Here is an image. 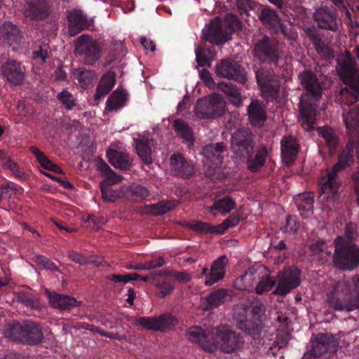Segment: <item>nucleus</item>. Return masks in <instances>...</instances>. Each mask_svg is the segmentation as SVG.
<instances>
[{
  "instance_id": "obj_51",
  "label": "nucleus",
  "mask_w": 359,
  "mask_h": 359,
  "mask_svg": "<svg viewBox=\"0 0 359 359\" xmlns=\"http://www.w3.org/2000/svg\"><path fill=\"white\" fill-rule=\"evenodd\" d=\"M57 99L62 104L63 107L68 111L72 110L77 104L75 96L67 89H63L61 92L57 93Z\"/></svg>"
},
{
  "instance_id": "obj_52",
  "label": "nucleus",
  "mask_w": 359,
  "mask_h": 359,
  "mask_svg": "<svg viewBox=\"0 0 359 359\" xmlns=\"http://www.w3.org/2000/svg\"><path fill=\"white\" fill-rule=\"evenodd\" d=\"M187 226L198 233L207 234V233H217V226H212L207 222L196 220L187 224Z\"/></svg>"
},
{
  "instance_id": "obj_15",
  "label": "nucleus",
  "mask_w": 359,
  "mask_h": 359,
  "mask_svg": "<svg viewBox=\"0 0 359 359\" xmlns=\"http://www.w3.org/2000/svg\"><path fill=\"white\" fill-rule=\"evenodd\" d=\"M258 17L261 22L268 26L273 32L276 34L281 33L290 42L295 41L297 39V32L292 27H287L283 24L276 11L270 6H264Z\"/></svg>"
},
{
  "instance_id": "obj_56",
  "label": "nucleus",
  "mask_w": 359,
  "mask_h": 359,
  "mask_svg": "<svg viewBox=\"0 0 359 359\" xmlns=\"http://www.w3.org/2000/svg\"><path fill=\"white\" fill-rule=\"evenodd\" d=\"M195 53L196 62L200 67L210 65V60L208 57V55L211 53L210 49H206L202 46H198L196 48Z\"/></svg>"
},
{
  "instance_id": "obj_13",
  "label": "nucleus",
  "mask_w": 359,
  "mask_h": 359,
  "mask_svg": "<svg viewBox=\"0 0 359 359\" xmlns=\"http://www.w3.org/2000/svg\"><path fill=\"white\" fill-rule=\"evenodd\" d=\"M273 67L261 66L254 69L257 85L266 99L276 98L280 91V82L276 75Z\"/></svg>"
},
{
  "instance_id": "obj_49",
  "label": "nucleus",
  "mask_w": 359,
  "mask_h": 359,
  "mask_svg": "<svg viewBox=\"0 0 359 359\" xmlns=\"http://www.w3.org/2000/svg\"><path fill=\"white\" fill-rule=\"evenodd\" d=\"M135 148L137 153L142 161L146 163L149 164L152 162L151 156V148L149 143L143 140L136 139Z\"/></svg>"
},
{
  "instance_id": "obj_2",
  "label": "nucleus",
  "mask_w": 359,
  "mask_h": 359,
  "mask_svg": "<svg viewBox=\"0 0 359 359\" xmlns=\"http://www.w3.org/2000/svg\"><path fill=\"white\" fill-rule=\"evenodd\" d=\"M298 78L305 93L300 97L299 107L303 123L311 128L315 122L318 103L322 97L323 87L317 75L305 69Z\"/></svg>"
},
{
  "instance_id": "obj_50",
  "label": "nucleus",
  "mask_w": 359,
  "mask_h": 359,
  "mask_svg": "<svg viewBox=\"0 0 359 359\" xmlns=\"http://www.w3.org/2000/svg\"><path fill=\"white\" fill-rule=\"evenodd\" d=\"M313 197L311 195L304 194L299 196L296 205L302 217H306L309 212H313Z\"/></svg>"
},
{
  "instance_id": "obj_1",
  "label": "nucleus",
  "mask_w": 359,
  "mask_h": 359,
  "mask_svg": "<svg viewBox=\"0 0 359 359\" xmlns=\"http://www.w3.org/2000/svg\"><path fill=\"white\" fill-rule=\"evenodd\" d=\"M187 338L205 351L211 353L219 348L224 353H231L238 350L244 343L240 334L227 325H220L208 330L193 327L189 330Z\"/></svg>"
},
{
  "instance_id": "obj_33",
  "label": "nucleus",
  "mask_w": 359,
  "mask_h": 359,
  "mask_svg": "<svg viewBox=\"0 0 359 359\" xmlns=\"http://www.w3.org/2000/svg\"><path fill=\"white\" fill-rule=\"evenodd\" d=\"M172 128L177 135L189 148L194 145L195 140L194 131L187 122L181 118L175 119L172 123Z\"/></svg>"
},
{
  "instance_id": "obj_44",
  "label": "nucleus",
  "mask_w": 359,
  "mask_h": 359,
  "mask_svg": "<svg viewBox=\"0 0 359 359\" xmlns=\"http://www.w3.org/2000/svg\"><path fill=\"white\" fill-rule=\"evenodd\" d=\"M236 207V203L231 197L227 196L223 198L216 200L212 205L209 207L211 212L214 210L219 212L222 215L229 213Z\"/></svg>"
},
{
  "instance_id": "obj_43",
  "label": "nucleus",
  "mask_w": 359,
  "mask_h": 359,
  "mask_svg": "<svg viewBox=\"0 0 359 359\" xmlns=\"http://www.w3.org/2000/svg\"><path fill=\"white\" fill-rule=\"evenodd\" d=\"M30 151L35 156L41 165L48 170L56 173H63L62 168L57 164L53 163L45 154L39 149L36 147L32 146L29 148Z\"/></svg>"
},
{
  "instance_id": "obj_14",
  "label": "nucleus",
  "mask_w": 359,
  "mask_h": 359,
  "mask_svg": "<svg viewBox=\"0 0 359 359\" xmlns=\"http://www.w3.org/2000/svg\"><path fill=\"white\" fill-rule=\"evenodd\" d=\"M226 111V102L217 93L199 98L196 104V115L199 118H210L222 116Z\"/></svg>"
},
{
  "instance_id": "obj_18",
  "label": "nucleus",
  "mask_w": 359,
  "mask_h": 359,
  "mask_svg": "<svg viewBox=\"0 0 359 359\" xmlns=\"http://www.w3.org/2000/svg\"><path fill=\"white\" fill-rule=\"evenodd\" d=\"M1 75L4 81L11 86L23 84L26 76V67L15 59H8L0 67Z\"/></svg>"
},
{
  "instance_id": "obj_61",
  "label": "nucleus",
  "mask_w": 359,
  "mask_h": 359,
  "mask_svg": "<svg viewBox=\"0 0 359 359\" xmlns=\"http://www.w3.org/2000/svg\"><path fill=\"white\" fill-rule=\"evenodd\" d=\"M285 231L296 233L299 229L295 217L291 215H287L286 219V224L285 226Z\"/></svg>"
},
{
  "instance_id": "obj_39",
  "label": "nucleus",
  "mask_w": 359,
  "mask_h": 359,
  "mask_svg": "<svg viewBox=\"0 0 359 359\" xmlns=\"http://www.w3.org/2000/svg\"><path fill=\"white\" fill-rule=\"evenodd\" d=\"M306 33L318 54L326 58H330L333 56V53L328 45L315 30L309 29Z\"/></svg>"
},
{
  "instance_id": "obj_3",
  "label": "nucleus",
  "mask_w": 359,
  "mask_h": 359,
  "mask_svg": "<svg viewBox=\"0 0 359 359\" xmlns=\"http://www.w3.org/2000/svg\"><path fill=\"white\" fill-rule=\"evenodd\" d=\"M354 149V142H348L345 149L339 154L337 163L332 166L330 170L327 171V175L321 179L320 196L325 198L328 202L333 204L339 202V189L341 186V181L338 174L353 164Z\"/></svg>"
},
{
  "instance_id": "obj_59",
  "label": "nucleus",
  "mask_w": 359,
  "mask_h": 359,
  "mask_svg": "<svg viewBox=\"0 0 359 359\" xmlns=\"http://www.w3.org/2000/svg\"><path fill=\"white\" fill-rule=\"evenodd\" d=\"M33 260L37 265L41 266L43 268L46 269H48L50 271L58 270V268L56 266V264L53 262H52L49 258L43 255H36L34 257Z\"/></svg>"
},
{
  "instance_id": "obj_45",
  "label": "nucleus",
  "mask_w": 359,
  "mask_h": 359,
  "mask_svg": "<svg viewBox=\"0 0 359 359\" xmlns=\"http://www.w3.org/2000/svg\"><path fill=\"white\" fill-rule=\"evenodd\" d=\"M74 78L76 79L83 88H88L93 81L96 79V73L94 70L80 68L74 72Z\"/></svg>"
},
{
  "instance_id": "obj_54",
  "label": "nucleus",
  "mask_w": 359,
  "mask_h": 359,
  "mask_svg": "<svg viewBox=\"0 0 359 359\" xmlns=\"http://www.w3.org/2000/svg\"><path fill=\"white\" fill-rule=\"evenodd\" d=\"M18 299L27 307L38 309L40 306L39 299L32 293L21 291L18 293Z\"/></svg>"
},
{
  "instance_id": "obj_37",
  "label": "nucleus",
  "mask_w": 359,
  "mask_h": 359,
  "mask_svg": "<svg viewBox=\"0 0 359 359\" xmlns=\"http://www.w3.org/2000/svg\"><path fill=\"white\" fill-rule=\"evenodd\" d=\"M343 120L348 133L352 135L359 134V109L353 107L347 113H343Z\"/></svg>"
},
{
  "instance_id": "obj_40",
  "label": "nucleus",
  "mask_w": 359,
  "mask_h": 359,
  "mask_svg": "<svg viewBox=\"0 0 359 359\" xmlns=\"http://www.w3.org/2000/svg\"><path fill=\"white\" fill-rule=\"evenodd\" d=\"M109 162L115 168L122 170H128L131 166L129 156L121 151L111 150L107 153Z\"/></svg>"
},
{
  "instance_id": "obj_9",
  "label": "nucleus",
  "mask_w": 359,
  "mask_h": 359,
  "mask_svg": "<svg viewBox=\"0 0 359 359\" xmlns=\"http://www.w3.org/2000/svg\"><path fill=\"white\" fill-rule=\"evenodd\" d=\"M6 335L13 341L28 345H36L44 338L41 326L32 320H26L22 324L15 321L7 325Z\"/></svg>"
},
{
  "instance_id": "obj_47",
  "label": "nucleus",
  "mask_w": 359,
  "mask_h": 359,
  "mask_svg": "<svg viewBox=\"0 0 359 359\" xmlns=\"http://www.w3.org/2000/svg\"><path fill=\"white\" fill-rule=\"evenodd\" d=\"M256 286L254 287L256 294H262L264 292L271 290L276 284V280L269 275H262L259 273Z\"/></svg>"
},
{
  "instance_id": "obj_55",
  "label": "nucleus",
  "mask_w": 359,
  "mask_h": 359,
  "mask_svg": "<svg viewBox=\"0 0 359 359\" xmlns=\"http://www.w3.org/2000/svg\"><path fill=\"white\" fill-rule=\"evenodd\" d=\"M241 220L238 215H230L222 223L217 225L218 234H223L228 229L237 226Z\"/></svg>"
},
{
  "instance_id": "obj_27",
  "label": "nucleus",
  "mask_w": 359,
  "mask_h": 359,
  "mask_svg": "<svg viewBox=\"0 0 359 359\" xmlns=\"http://www.w3.org/2000/svg\"><path fill=\"white\" fill-rule=\"evenodd\" d=\"M268 156V148L264 144H259L254 151H251L243 159H246L247 168L250 171L257 172L264 166Z\"/></svg>"
},
{
  "instance_id": "obj_31",
  "label": "nucleus",
  "mask_w": 359,
  "mask_h": 359,
  "mask_svg": "<svg viewBox=\"0 0 359 359\" xmlns=\"http://www.w3.org/2000/svg\"><path fill=\"white\" fill-rule=\"evenodd\" d=\"M227 262V257L222 255L212 263L210 273L205 277V284L206 285H212L224 278L226 272L225 266Z\"/></svg>"
},
{
  "instance_id": "obj_46",
  "label": "nucleus",
  "mask_w": 359,
  "mask_h": 359,
  "mask_svg": "<svg viewBox=\"0 0 359 359\" xmlns=\"http://www.w3.org/2000/svg\"><path fill=\"white\" fill-rule=\"evenodd\" d=\"M320 134L325 140L330 152L336 150L339 144V137L335 130L330 127L322 128Z\"/></svg>"
},
{
  "instance_id": "obj_10",
  "label": "nucleus",
  "mask_w": 359,
  "mask_h": 359,
  "mask_svg": "<svg viewBox=\"0 0 359 359\" xmlns=\"http://www.w3.org/2000/svg\"><path fill=\"white\" fill-rule=\"evenodd\" d=\"M283 54L280 42L266 35L258 39L253 47L254 57L260 63L270 67H278Z\"/></svg>"
},
{
  "instance_id": "obj_62",
  "label": "nucleus",
  "mask_w": 359,
  "mask_h": 359,
  "mask_svg": "<svg viewBox=\"0 0 359 359\" xmlns=\"http://www.w3.org/2000/svg\"><path fill=\"white\" fill-rule=\"evenodd\" d=\"M326 248V243L321 239L318 240L310 246V250L314 255H318L325 251Z\"/></svg>"
},
{
  "instance_id": "obj_4",
  "label": "nucleus",
  "mask_w": 359,
  "mask_h": 359,
  "mask_svg": "<svg viewBox=\"0 0 359 359\" xmlns=\"http://www.w3.org/2000/svg\"><path fill=\"white\" fill-rule=\"evenodd\" d=\"M265 306L260 299H255L251 304H237L233 308V316L240 330L254 339L260 338L262 332V316Z\"/></svg>"
},
{
  "instance_id": "obj_30",
  "label": "nucleus",
  "mask_w": 359,
  "mask_h": 359,
  "mask_svg": "<svg viewBox=\"0 0 359 359\" xmlns=\"http://www.w3.org/2000/svg\"><path fill=\"white\" fill-rule=\"evenodd\" d=\"M247 114L251 124L256 127L264 126L266 120V112L263 102L255 99L248 107Z\"/></svg>"
},
{
  "instance_id": "obj_28",
  "label": "nucleus",
  "mask_w": 359,
  "mask_h": 359,
  "mask_svg": "<svg viewBox=\"0 0 359 359\" xmlns=\"http://www.w3.org/2000/svg\"><path fill=\"white\" fill-rule=\"evenodd\" d=\"M50 13L47 0H32L27 4L25 16L31 20H41L46 18Z\"/></svg>"
},
{
  "instance_id": "obj_11",
  "label": "nucleus",
  "mask_w": 359,
  "mask_h": 359,
  "mask_svg": "<svg viewBox=\"0 0 359 359\" xmlns=\"http://www.w3.org/2000/svg\"><path fill=\"white\" fill-rule=\"evenodd\" d=\"M74 54L83 64L93 66L102 56V46L90 36L83 34L75 41Z\"/></svg>"
},
{
  "instance_id": "obj_63",
  "label": "nucleus",
  "mask_w": 359,
  "mask_h": 359,
  "mask_svg": "<svg viewBox=\"0 0 359 359\" xmlns=\"http://www.w3.org/2000/svg\"><path fill=\"white\" fill-rule=\"evenodd\" d=\"M45 175L52 179L53 180L57 182L62 187H63L66 189H72L74 188V185L66 180H63L61 177H58L50 173H45Z\"/></svg>"
},
{
  "instance_id": "obj_35",
  "label": "nucleus",
  "mask_w": 359,
  "mask_h": 359,
  "mask_svg": "<svg viewBox=\"0 0 359 359\" xmlns=\"http://www.w3.org/2000/svg\"><path fill=\"white\" fill-rule=\"evenodd\" d=\"M116 81V74L113 72L109 71L102 75L96 88L95 99L99 100L107 95L114 87Z\"/></svg>"
},
{
  "instance_id": "obj_38",
  "label": "nucleus",
  "mask_w": 359,
  "mask_h": 359,
  "mask_svg": "<svg viewBox=\"0 0 359 359\" xmlns=\"http://www.w3.org/2000/svg\"><path fill=\"white\" fill-rule=\"evenodd\" d=\"M177 205V203L175 201H162L157 203L146 205L144 208L143 212L145 214L151 215L153 216L163 215L174 209Z\"/></svg>"
},
{
  "instance_id": "obj_41",
  "label": "nucleus",
  "mask_w": 359,
  "mask_h": 359,
  "mask_svg": "<svg viewBox=\"0 0 359 359\" xmlns=\"http://www.w3.org/2000/svg\"><path fill=\"white\" fill-rule=\"evenodd\" d=\"M280 149L283 155L292 162L299 152V144L293 137L285 136L281 140Z\"/></svg>"
},
{
  "instance_id": "obj_20",
  "label": "nucleus",
  "mask_w": 359,
  "mask_h": 359,
  "mask_svg": "<svg viewBox=\"0 0 359 359\" xmlns=\"http://www.w3.org/2000/svg\"><path fill=\"white\" fill-rule=\"evenodd\" d=\"M215 72L219 76L233 79L241 84L248 80L245 69L238 62L232 60H224L217 64Z\"/></svg>"
},
{
  "instance_id": "obj_29",
  "label": "nucleus",
  "mask_w": 359,
  "mask_h": 359,
  "mask_svg": "<svg viewBox=\"0 0 359 359\" xmlns=\"http://www.w3.org/2000/svg\"><path fill=\"white\" fill-rule=\"evenodd\" d=\"M1 38L9 46H19L22 40V32L16 25L5 21L0 27Z\"/></svg>"
},
{
  "instance_id": "obj_64",
  "label": "nucleus",
  "mask_w": 359,
  "mask_h": 359,
  "mask_svg": "<svg viewBox=\"0 0 359 359\" xmlns=\"http://www.w3.org/2000/svg\"><path fill=\"white\" fill-rule=\"evenodd\" d=\"M33 59H40L43 63L46 62V58L48 57V50L43 49L42 46L39 47L38 50L33 51Z\"/></svg>"
},
{
  "instance_id": "obj_53",
  "label": "nucleus",
  "mask_w": 359,
  "mask_h": 359,
  "mask_svg": "<svg viewBox=\"0 0 359 359\" xmlns=\"http://www.w3.org/2000/svg\"><path fill=\"white\" fill-rule=\"evenodd\" d=\"M128 195L135 201H142L150 195V191L143 186L133 184L128 189Z\"/></svg>"
},
{
  "instance_id": "obj_16",
  "label": "nucleus",
  "mask_w": 359,
  "mask_h": 359,
  "mask_svg": "<svg viewBox=\"0 0 359 359\" xmlns=\"http://www.w3.org/2000/svg\"><path fill=\"white\" fill-rule=\"evenodd\" d=\"M234 31L233 25L216 17L209 22L203 34L207 41L215 45H222L231 39Z\"/></svg>"
},
{
  "instance_id": "obj_60",
  "label": "nucleus",
  "mask_w": 359,
  "mask_h": 359,
  "mask_svg": "<svg viewBox=\"0 0 359 359\" xmlns=\"http://www.w3.org/2000/svg\"><path fill=\"white\" fill-rule=\"evenodd\" d=\"M68 257L71 260L81 265H85L88 263V259L85 256L74 250L69 251Z\"/></svg>"
},
{
  "instance_id": "obj_6",
  "label": "nucleus",
  "mask_w": 359,
  "mask_h": 359,
  "mask_svg": "<svg viewBox=\"0 0 359 359\" xmlns=\"http://www.w3.org/2000/svg\"><path fill=\"white\" fill-rule=\"evenodd\" d=\"M336 72L344 87L339 96L347 104H353L359 100V68L350 55L337 60Z\"/></svg>"
},
{
  "instance_id": "obj_12",
  "label": "nucleus",
  "mask_w": 359,
  "mask_h": 359,
  "mask_svg": "<svg viewBox=\"0 0 359 359\" xmlns=\"http://www.w3.org/2000/svg\"><path fill=\"white\" fill-rule=\"evenodd\" d=\"M310 343L311 348L304 353L303 359H329L338 348L337 342L328 333L317 334Z\"/></svg>"
},
{
  "instance_id": "obj_48",
  "label": "nucleus",
  "mask_w": 359,
  "mask_h": 359,
  "mask_svg": "<svg viewBox=\"0 0 359 359\" xmlns=\"http://www.w3.org/2000/svg\"><path fill=\"white\" fill-rule=\"evenodd\" d=\"M98 169L105 177L106 185L111 186L121 180V177L118 175L104 161H101L98 163Z\"/></svg>"
},
{
  "instance_id": "obj_5",
  "label": "nucleus",
  "mask_w": 359,
  "mask_h": 359,
  "mask_svg": "<svg viewBox=\"0 0 359 359\" xmlns=\"http://www.w3.org/2000/svg\"><path fill=\"white\" fill-rule=\"evenodd\" d=\"M336 72L344 87L339 96L347 104H353L359 100V68L350 55L337 60Z\"/></svg>"
},
{
  "instance_id": "obj_22",
  "label": "nucleus",
  "mask_w": 359,
  "mask_h": 359,
  "mask_svg": "<svg viewBox=\"0 0 359 359\" xmlns=\"http://www.w3.org/2000/svg\"><path fill=\"white\" fill-rule=\"evenodd\" d=\"M176 318L171 314L165 313L158 317H140L135 320V325H141L147 330H162L175 325Z\"/></svg>"
},
{
  "instance_id": "obj_19",
  "label": "nucleus",
  "mask_w": 359,
  "mask_h": 359,
  "mask_svg": "<svg viewBox=\"0 0 359 359\" xmlns=\"http://www.w3.org/2000/svg\"><path fill=\"white\" fill-rule=\"evenodd\" d=\"M300 275L299 269L294 266L280 271L277 276L278 285L273 294L280 296L287 294L300 285Z\"/></svg>"
},
{
  "instance_id": "obj_26",
  "label": "nucleus",
  "mask_w": 359,
  "mask_h": 359,
  "mask_svg": "<svg viewBox=\"0 0 359 359\" xmlns=\"http://www.w3.org/2000/svg\"><path fill=\"white\" fill-rule=\"evenodd\" d=\"M229 291L225 288L214 289L208 295L201 298V307L203 311H210L217 309L226 302Z\"/></svg>"
},
{
  "instance_id": "obj_57",
  "label": "nucleus",
  "mask_w": 359,
  "mask_h": 359,
  "mask_svg": "<svg viewBox=\"0 0 359 359\" xmlns=\"http://www.w3.org/2000/svg\"><path fill=\"white\" fill-rule=\"evenodd\" d=\"M100 186L102 197L104 201L113 203L118 199V191L112 189L110 185H104L103 183H101Z\"/></svg>"
},
{
  "instance_id": "obj_36",
  "label": "nucleus",
  "mask_w": 359,
  "mask_h": 359,
  "mask_svg": "<svg viewBox=\"0 0 359 359\" xmlns=\"http://www.w3.org/2000/svg\"><path fill=\"white\" fill-rule=\"evenodd\" d=\"M69 29L71 36H75L88 26L86 17L80 11H74L68 15Z\"/></svg>"
},
{
  "instance_id": "obj_25",
  "label": "nucleus",
  "mask_w": 359,
  "mask_h": 359,
  "mask_svg": "<svg viewBox=\"0 0 359 359\" xmlns=\"http://www.w3.org/2000/svg\"><path fill=\"white\" fill-rule=\"evenodd\" d=\"M314 19L321 29L336 31L337 29V14L334 8L327 6L317 9Z\"/></svg>"
},
{
  "instance_id": "obj_34",
  "label": "nucleus",
  "mask_w": 359,
  "mask_h": 359,
  "mask_svg": "<svg viewBox=\"0 0 359 359\" xmlns=\"http://www.w3.org/2000/svg\"><path fill=\"white\" fill-rule=\"evenodd\" d=\"M217 89L229 97V102L236 107L243 104L241 89L231 82L222 81L217 83Z\"/></svg>"
},
{
  "instance_id": "obj_24",
  "label": "nucleus",
  "mask_w": 359,
  "mask_h": 359,
  "mask_svg": "<svg viewBox=\"0 0 359 359\" xmlns=\"http://www.w3.org/2000/svg\"><path fill=\"white\" fill-rule=\"evenodd\" d=\"M170 170L173 175L188 179L194 174V165L180 154H175L170 158Z\"/></svg>"
},
{
  "instance_id": "obj_32",
  "label": "nucleus",
  "mask_w": 359,
  "mask_h": 359,
  "mask_svg": "<svg viewBox=\"0 0 359 359\" xmlns=\"http://www.w3.org/2000/svg\"><path fill=\"white\" fill-rule=\"evenodd\" d=\"M258 276L259 273L255 268H249L243 274L235 280L233 286L238 290L252 292L255 287L254 285L257 281Z\"/></svg>"
},
{
  "instance_id": "obj_8",
  "label": "nucleus",
  "mask_w": 359,
  "mask_h": 359,
  "mask_svg": "<svg viewBox=\"0 0 359 359\" xmlns=\"http://www.w3.org/2000/svg\"><path fill=\"white\" fill-rule=\"evenodd\" d=\"M332 255L333 266L343 271H351L359 266V247L353 241H346L341 237L334 240Z\"/></svg>"
},
{
  "instance_id": "obj_21",
  "label": "nucleus",
  "mask_w": 359,
  "mask_h": 359,
  "mask_svg": "<svg viewBox=\"0 0 359 359\" xmlns=\"http://www.w3.org/2000/svg\"><path fill=\"white\" fill-rule=\"evenodd\" d=\"M224 148L223 142H219L206 144L203 149V154L212 163V168L210 167L205 171L206 176L210 178L217 177L216 175L222 163Z\"/></svg>"
},
{
  "instance_id": "obj_58",
  "label": "nucleus",
  "mask_w": 359,
  "mask_h": 359,
  "mask_svg": "<svg viewBox=\"0 0 359 359\" xmlns=\"http://www.w3.org/2000/svg\"><path fill=\"white\" fill-rule=\"evenodd\" d=\"M155 285L158 290L157 295L160 298L170 294L174 290V286L170 280L158 281Z\"/></svg>"
},
{
  "instance_id": "obj_7",
  "label": "nucleus",
  "mask_w": 359,
  "mask_h": 359,
  "mask_svg": "<svg viewBox=\"0 0 359 359\" xmlns=\"http://www.w3.org/2000/svg\"><path fill=\"white\" fill-rule=\"evenodd\" d=\"M327 302L336 311H352L359 309V276L339 282L327 296Z\"/></svg>"
},
{
  "instance_id": "obj_42",
  "label": "nucleus",
  "mask_w": 359,
  "mask_h": 359,
  "mask_svg": "<svg viewBox=\"0 0 359 359\" xmlns=\"http://www.w3.org/2000/svg\"><path fill=\"white\" fill-rule=\"evenodd\" d=\"M127 93L123 89L115 90L107 100V107L109 111H116L123 107L127 101Z\"/></svg>"
},
{
  "instance_id": "obj_17",
  "label": "nucleus",
  "mask_w": 359,
  "mask_h": 359,
  "mask_svg": "<svg viewBox=\"0 0 359 359\" xmlns=\"http://www.w3.org/2000/svg\"><path fill=\"white\" fill-rule=\"evenodd\" d=\"M256 142L250 129L242 128L236 130L231 137V150L240 160L254 151Z\"/></svg>"
},
{
  "instance_id": "obj_23",
  "label": "nucleus",
  "mask_w": 359,
  "mask_h": 359,
  "mask_svg": "<svg viewBox=\"0 0 359 359\" xmlns=\"http://www.w3.org/2000/svg\"><path fill=\"white\" fill-rule=\"evenodd\" d=\"M45 294L48 299L50 306L60 311H69L79 306L81 304V302H78L74 297L52 292L48 289H46Z\"/></svg>"
}]
</instances>
